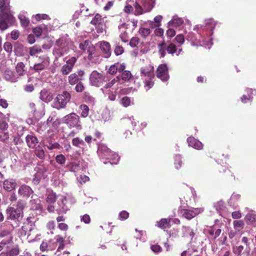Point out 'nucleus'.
Returning a JSON list of instances; mask_svg holds the SVG:
<instances>
[{
  "label": "nucleus",
  "instance_id": "nucleus-1",
  "mask_svg": "<svg viewBox=\"0 0 256 256\" xmlns=\"http://www.w3.org/2000/svg\"><path fill=\"white\" fill-rule=\"evenodd\" d=\"M70 98V94L67 91H64L62 94H58L56 97L54 107L58 110L64 108Z\"/></svg>",
  "mask_w": 256,
  "mask_h": 256
},
{
  "label": "nucleus",
  "instance_id": "nucleus-2",
  "mask_svg": "<svg viewBox=\"0 0 256 256\" xmlns=\"http://www.w3.org/2000/svg\"><path fill=\"white\" fill-rule=\"evenodd\" d=\"M106 80V75L96 70L93 71L90 76V84L97 87L101 86Z\"/></svg>",
  "mask_w": 256,
  "mask_h": 256
},
{
  "label": "nucleus",
  "instance_id": "nucleus-3",
  "mask_svg": "<svg viewBox=\"0 0 256 256\" xmlns=\"http://www.w3.org/2000/svg\"><path fill=\"white\" fill-rule=\"evenodd\" d=\"M14 22V17L11 13L0 14V30H4L8 27V24H12Z\"/></svg>",
  "mask_w": 256,
  "mask_h": 256
},
{
  "label": "nucleus",
  "instance_id": "nucleus-4",
  "mask_svg": "<svg viewBox=\"0 0 256 256\" xmlns=\"http://www.w3.org/2000/svg\"><path fill=\"white\" fill-rule=\"evenodd\" d=\"M204 208H194L192 210L182 209L179 210L182 216L190 220L204 212Z\"/></svg>",
  "mask_w": 256,
  "mask_h": 256
},
{
  "label": "nucleus",
  "instance_id": "nucleus-5",
  "mask_svg": "<svg viewBox=\"0 0 256 256\" xmlns=\"http://www.w3.org/2000/svg\"><path fill=\"white\" fill-rule=\"evenodd\" d=\"M156 76L162 81H167L169 78L168 68L166 64H160L156 71Z\"/></svg>",
  "mask_w": 256,
  "mask_h": 256
},
{
  "label": "nucleus",
  "instance_id": "nucleus-6",
  "mask_svg": "<svg viewBox=\"0 0 256 256\" xmlns=\"http://www.w3.org/2000/svg\"><path fill=\"white\" fill-rule=\"evenodd\" d=\"M64 122L70 127L74 128L79 126L80 117L75 113H71L64 116Z\"/></svg>",
  "mask_w": 256,
  "mask_h": 256
},
{
  "label": "nucleus",
  "instance_id": "nucleus-7",
  "mask_svg": "<svg viewBox=\"0 0 256 256\" xmlns=\"http://www.w3.org/2000/svg\"><path fill=\"white\" fill-rule=\"evenodd\" d=\"M66 40L62 38L58 39L55 44V47L54 50V53L57 56L60 57L63 55V50L65 48Z\"/></svg>",
  "mask_w": 256,
  "mask_h": 256
},
{
  "label": "nucleus",
  "instance_id": "nucleus-8",
  "mask_svg": "<svg viewBox=\"0 0 256 256\" xmlns=\"http://www.w3.org/2000/svg\"><path fill=\"white\" fill-rule=\"evenodd\" d=\"M140 72L142 76H147L149 78H154V68L150 64H146L144 66H142L140 69Z\"/></svg>",
  "mask_w": 256,
  "mask_h": 256
},
{
  "label": "nucleus",
  "instance_id": "nucleus-9",
  "mask_svg": "<svg viewBox=\"0 0 256 256\" xmlns=\"http://www.w3.org/2000/svg\"><path fill=\"white\" fill-rule=\"evenodd\" d=\"M100 48L104 58H108L112 54L111 47L109 42L106 41H102L100 43Z\"/></svg>",
  "mask_w": 256,
  "mask_h": 256
},
{
  "label": "nucleus",
  "instance_id": "nucleus-10",
  "mask_svg": "<svg viewBox=\"0 0 256 256\" xmlns=\"http://www.w3.org/2000/svg\"><path fill=\"white\" fill-rule=\"evenodd\" d=\"M18 193L22 198H28L33 194V190L30 186L22 184L20 187Z\"/></svg>",
  "mask_w": 256,
  "mask_h": 256
},
{
  "label": "nucleus",
  "instance_id": "nucleus-11",
  "mask_svg": "<svg viewBox=\"0 0 256 256\" xmlns=\"http://www.w3.org/2000/svg\"><path fill=\"white\" fill-rule=\"evenodd\" d=\"M67 198L65 196H62V198L58 201V204L59 208L56 210L57 213L58 214H66L67 211L69 210L66 206Z\"/></svg>",
  "mask_w": 256,
  "mask_h": 256
},
{
  "label": "nucleus",
  "instance_id": "nucleus-12",
  "mask_svg": "<svg viewBox=\"0 0 256 256\" xmlns=\"http://www.w3.org/2000/svg\"><path fill=\"white\" fill-rule=\"evenodd\" d=\"M6 212L8 215L7 218L12 220L18 218L21 214L20 210H16L12 207L7 208Z\"/></svg>",
  "mask_w": 256,
  "mask_h": 256
},
{
  "label": "nucleus",
  "instance_id": "nucleus-13",
  "mask_svg": "<svg viewBox=\"0 0 256 256\" xmlns=\"http://www.w3.org/2000/svg\"><path fill=\"white\" fill-rule=\"evenodd\" d=\"M29 106L31 112H32L34 114L42 113L44 110V104L40 102H36V104L30 102L29 104Z\"/></svg>",
  "mask_w": 256,
  "mask_h": 256
},
{
  "label": "nucleus",
  "instance_id": "nucleus-14",
  "mask_svg": "<svg viewBox=\"0 0 256 256\" xmlns=\"http://www.w3.org/2000/svg\"><path fill=\"white\" fill-rule=\"evenodd\" d=\"M6 238V240H4L1 242V244L3 245H6L10 244L12 239V237L10 235V232L8 230H2L0 232V238Z\"/></svg>",
  "mask_w": 256,
  "mask_h": 256
},
{
  "label": "nucleus",
  "instance_id": "nucleus-15",
  "mask_svg": "<svg viewBox=\"0 0 256 256\" xmlns=\"http://www.w3.org/2000/svg\"><path fill=\"white\" fill-rule=\"evenodd\" d=\"M188 146L196 150H202L203 148L202 144L193 136L188 137L187 138Z\"/></svg>",
  "mask_w": 256,
  "mask_h": 256
},
{
  "label": "nucleus",
  "instance_id": "nucleus-16",
  "mask_svg": "<svg viewBox=\"0 0 256 256\" xmlns=\"http://www.w3.org/2000/svg\"><path fill=\"white\" fill-rule=\"evenodd\" d=\"M28 146L30 148H34L38 143V138L34 134H28L26 138Z\"/></svg>",
  "mask_w": 256,
  "mask_h": 256
},
{
  "label": "nucleus",
  "instance_id": "nucleus-17",
  "mask_svg": "<svg viewBox=\"0 0 256 256\" xmlns=\"http://www.w3.org/2000/svg\"><path fill=\"white\" fill-rule=\"evenodd\" d=\"M16 186V182L14 179H6L3 182V188L8 192H11L14 190Z\"/></svg>",
  "mask_w": 256,
  "mask_h": 256
},
{
  "label": "nucleus",
  "instance_id": "nucleus-18",
  "mask_svg": "<svg viewBox=\"0 0 256 256\" xmlns=\"http://www.w3.org/2000/svg\"><path fill=\"white\" fill-rule=\"evenodd\" d=\"M4 78L7 81L14 82L17 81L18 78L16 76L14 71L7 69L4 72Z\"/></svg>",
  "mask_w": 256,
  "mask_h": 256
},
{
  "label": "nucleus",
  "instance_id": "nucleus-19",
  "mask_svg": "<svg viewBox=\"0 0 256 256\" xmlns=\"http://www.w3.org/2000/svg\"><path fill=\"white\" fill-rule=\"evenodd\" d=\"M10 0H0V14H8L10 12Z\"/></svg>",
  "mask_w": 256,
  "mask_h": 256
},
{
  "label": "nucleus",
  "instance_id": "nucleus-20",
  "mask_svg": "<svg viewBox=\"0 0 256 256\" xmlns=\"http://www.w3.org/2000/svg\"><path fill=\"white\" fill-rule=\"evenodd\" d=\"M34 154L40 160H44L46 155L44 150V146L42 145L38 144L37 146L34 148Z\"/></svg>",
  "mask_w": 256,
  "mask_h": 256
},
{
  "label": "nucleus",
  "instance_id": "nucleus-21",
  "mask_svg": "<svg viewBox=\"0 0 256 256\" xmlns=\"http://www.w3.org/2000/svg\"><path fill=\"white\" fill-rule=\"evenodd\" d=\"M94 48L93 44L89 40H85L79 44V48L83 52H88V50L93 49Z\"/></svg>",
  "mask_w": 256,
  "mask_h": 256
},
{
  "label": "nucleus",
  "instance_id": "nucleus-22",
  "mask_svg": "<svg viewBox=\"0 0 256 256\" xmlns=\"http://www.w3.org/2000/svg\"><path fill=\"white\" fill-rule=\"evenodd\" d=\"M40 98L46 102H48L52 100L53 97L50 92L44 90L40 92Z\"/></svg>",
  "mask_w": 256,
  "mask_h": 256
},
{
  "label": "nucleus",
  "instance_id": "nucleus-23",
  "mask_svg": "<svg viewBox=\"0 0 256 256\" xmlns=\"http://www.w3.org/2000/svg\"><path fill=\"white\" fill-rule=\"evenodd\" d=\"M66 168L70 172H78L80 170V162H70L68 163Z\"/></svg>",
  "mask_w": 256,
  "mask_h": 256
},
{
  "label": "nucleus",
  "instance_id": "nucleus-24",
  "mask_svg": "<svg viewBox=\"0 0 256 256\" xmlns=\"http://www.w3.org/2000/svg\"><path fill=\"white\" fill-rule=\"evenodd\" d=\"M142 4L145 12H150L154 6V0H142Z\"/></svg>",
  "mask_w": 256,
  "mask_h": 256
},
{
  "label": "nucleus",
  "instance_id": "nucleus-25",
  "mask_svg": "<svg viewBox=\"0 0 256 256\" xmlns=\"http://www.w3.org/2000/svg\"><path fill=\"white\" fill-rule=\"evenodd\" d=\"M158 48L160 58H164L166 55V50H167V44L163 41L158 44Z\"/></svg>",
  "mask_w": 256,
  "mask_h": 256
},
{
  "label": "nucleus",
  "instance_id": "nucleus-26",
  "mask_svg": "<svg viewBox=\"0 0 256 256\" xmlns=\"http://www.w3.org/2000/svg\"><path fill=\"white\" fill-rule=\"evenodd\" d=\"M170 218H162L159 222H157L156 226L164 230L166 228H168L170 226Z\"/></svg>",
  "mask_w": 256,
  "mask_h": 256
},
{
  "label": "nucleus",
  "instance_id": "nucleus-27",
  "mask_svg": "<svg viewBox=\"0 0 256 256\" xmlns=\"http://www.w3.org/2000/svg\"><path fill=\"white\" fill-rule=\"evenodd\" d=\"M219 171L220 172H225L226 176L225 178L228 180H234V176L233 175L232 172L226 166H220L219 168Z\"/></svg>",
  "mask_w": 256,
  "mask_h": 256
},
{
  "label": "nucleus",
  "instance_id": "nucleus-28",
  "mask_svg": "<svg viewBox=\"0 0 256 256\" xmlns=\"http://www.w3.org/2000/svg\"><path fill=\"white\" fill-rule=\"evenodd\" d=\"M234 228L238 232H240L244 228V223L242 220H235L233 222Z\"/></svg>",
  "mask_w": 256,
  "mask_h": 256
},
{
  "label": "nucleus",
  "instance_id": "nucleus-29",
  "mask_svg": "<svg viewBox=\"0 0 256 256\" xmlns=\"http://www.w3.org/2000/svg\"><path fill=\"white\" fill-rule=\"evenodd\" d=\"M134 6V15L135 16H140L144 13H145L144 9V8L143 6H141L138 3L136 2Z\"/></svg>",
  "mask_w": 256,
  "mask_h": 256
},
{
  "label": "nucleus",
  "instance_id": "nucleus-30",
  "mask_svg": "<svg viewBox=\"0 0 256 256\" xmlns=\"http://www.w3.org/2000/svg\"><path fill=\"white\" fill-rule=\"evenodd\" d=\"M121 78L124 82H130L133 78V76L129 70L124 71L121 74Z\"/></svg>",
  "mask_w": 256,
  "mask_h": 256
},
{
  "label": "nucleus",
  "instance_id": "nucleus-31",
  "mask_svg": "<svg viewBox=\"0 0 256 256\" xmlns=\"http://www.w3.org/2000/svg\"><path fill=\"white\" fill-rule=\"evenodd\" d=\"M79 80L78 75L76 73L70 74L68 76V82L71 85H74L78 84Z\"/></svg>",
  "mask_w": 256,
  "mask_h": 256
},
{
  "label": "nucleus",
  "instance_id": "nucleus-32",
  "mask_svg": "<svg viewBox=\"0 0 256 256\" xmlns=\"http://www.w3.org/2000/svg\"><path fill=\"white\" fill-rule=\"evenodd\" d=\"M245 220L248 224H251L256 221V214L248 213L245 216Z\"/></svg>",
  "mask_w": 256,
  "mask_h": 256
},
{
  "label": "nucleus",
  "instance_id": "nucleus-33",
  "mask_svg": "<svg viewBox=\"0 0 256 256\" xmlns=\"http://www.w3.org/2000/svg\"><path fill=\"white\" fill-rule=\"evenodd\" d=\"M42 52V48L40 46L34 45L30 48L29 54L34 56L36 54Z\"/></svg>",
  "mask_w": 256,
  "mask_h": 256
},
{
  "label": "nucleus",
  "instance_id": "nucleus-34",
  "mask_svg": "<svg viewBox=\"0 0 256 256\" xmlns=\"http://www.w3.org/2000/svg\"><path fill=\"white\" fill-rule=\"evenodd\" d=\"M138 32L142 38H146L151 33V30L149 28L141 27L139 29Z\"/></svg>",
  "mask_w": 256,
  "mask_h": 256
},
{
  "label": "nucleus",
  "instance_id": "nucleus-35",
  "mask_svg": "<svg viewBox=\"0 0 256 256\" xmlns=\"http://www.w3.org/2000/svg\"><path fill=\"white\" fill-rule=\"evenodd\" d=\"M25 66L22 62H18L16 66V72L19 76H22L25 72Z\"/></svg>",
  "mask_w": 256,
  "mask_h": 256
},
{
  "label": "nucleus",
  "instance_id": "nucleus-36",
  "mask_svg": "<svg viewBox=\"0 0 256 256\" xmlns=\"http://www.w3.org/2000/svg\"><path fill=\"white\" fill-rule=\"evenodd\" d=\"M60 122L58 119L54 117H49L47 120V124L56 128L60 124Z\"/></svg>",
  "mask_w": 256,
  "mask_h": 256
},
{
  "label": "nucleus",
  "instance_id": "nucleus-37",
  "mask_svg": "<svg viewBox=\"0 0 256 256\" xmlns=\"http://www.w3.org/2000/svg\"><path fill=\"white\" fill-rule=\"evenodd\" d=\"M102 16L98 14H96L92 19L90 24L94 26H97L102 24Z\"/></svg>",
  "mask_w": 256,
  "mask_h": 256
},
{
  "label": "nucleus",
  "instance_id": "nucleus-38",
  "mask_svg": "<svg viewBox=\"0 0 256 256\" xmlns=\"http://www.w3.org/2000/svg\"><path fill=\"white\" fill-rule=\"evenodd\" d=\"M80 108L82 110L81 116L82 118H86L88 116L89 113V108L86 104H81L80 106Z\"/></svg>",
  "mask_w": 256,
  "mask_h": 256
},
{
  "label": "nucleus",
  "instance_id": "nucleus-39",
  "mask_svg": "<svg viewBox=\"0 0 256 256\" xmlns=\"http://www.w3.org/2000/svg\"><path fill=\"white\" fill-rule=\"evenodd\" d=\"M19 253V248H12L8 252L6 253L2 252L1 254L4 256H17Z\"/></svg>",
  "mask_w": 256,
  "mask_h": 256
},
{
  "label": "nucleus",
  "instance_id": "nucleus-40",
  "mask_svg": "<svg viewBox=\"0 0 256 256\" xmlns=\"http://www.w3.org/2000/svg\"><path fill=\"white\" fill-rule=\"evenodd\" d=\"M18 18L20 19L22 26L24 28L28 26L30 24V20L28 18H26L24 15H20L18 16Z\"/></svg>",
  "mask_w": 256,
  "mask_h": 256
},
{
  "label": "nucleus",
  "instance_id": "nucleus-41",
  "mask_svg": "<svg viewBox=\"0 0 256 256\" xmlns=\"http://www.w3.org/2000/svg\"><path fill=\"white\" fill-rule=\"evenodd\" d=\"M72 144L76 147H80V146H84L85 145L84 141L80 138L76 137L74 138L72 140Z\"/></svg>",
  "mask_w": 256,
  "mask_h": 256
},
{
  "label": "nucleus",
  "instance_id": "nucleus-42",
  "mask_svg": "<svg viewBox=\"0 0 256 256\" xmlns=\"http://www.w3.org/2000/svg\"><path fill=\"white\" fill-rule=\"evenodd\" d=\"M56 200V195L54 192H51L46 197V202L49 204H54Z\"/></svg>",
  "mask_w": 256,
  "mask_h": 256
},
{
  "label": "nucleus",
  "instance_id": "nucleus-43",
  "mask_svg": "<svg viewBox=\"0 0 256 256\" xmlns=\"http://www.w3.org/2000/svg\"><path fill=\"white\" fill-rule=\"evenodd\" d=\"M150 248L152 251L156 254H158L162 251V247L158 244H151Z\"/></svg>",
  "mask_w": 256,
  "mask_h": 256
},
{
  "label": "nucleus",
  "instance_id": "nucleus-44",
  "mask_svg": "<svg viewBox=\"0 0 256 256\" xmlns=\"http://www.w3.org/2000/svg\"><path fill=\"white\" fill-rule=\"evenodd\" d=\"M177 50V47L173 43L167 44V52L169 54H174Z\"/></svg>",
  "mask_w": 256,
  "mask_h": 256
},
{
  "label": "nucleus",
  "instance_id": "nucleus-45",
  "mask_svg": "<svg viewBox=\"0 0 256 256\" xmlns=\"http://www.w3.org/2000/svg\"><path fill=\"white\" fill-rule=\"evenodd\" d=\"M46 227L48 230L50 231L51 234H54V230L56 229V224L54 220L49 221L46 225Z\"/></svg>",
  "mask_w": 256,
  "mask_h": 256
},
{
  "label": "nucleus",
  "instance_id": "nucleus-46",
  "mask_svg": "<svg viewBox=\"0 0 256 256\" xmlns=\"http://www.w3.org/2000/svg\"><path fill=\"white\" fill-rule=\"evenodd\" d=\"M153 79L154 78H149V80H145L144 83V88L146 90H149L154 86V82Z\"/></svg>",
  "mask_w": 256,
  "mask_h": 256
},
{
  "label": "nucleus",
  "instance_id": "nucleus-47",
  "mask_svg": "<svg viewBox=\"0 0 256 256\" xmlns=\"http://www.w3.org/2000/svg\"><path fill=\"white\" fill-rule=\"evenodd\" d=\"M56 162L61 165H64L66 163V158L64 155L62 154H60L57 155L56 156Z\"/></svg>",
  "mask_w": 256,
  "mask_h": 256
},
{
  "label": "nucleus",
  "instance_id": "nucleus-48",
  "mask_svg": "<svg viewBox=\"0 0 256 256\" xmlns=\"http://www.w3.org/2000/svg\"><path fill=\"white\" fill-rule=\"evenodd\" d=\"M72 70L68 66L65 64L62 66L60 72L63 75H67L72 72Z\"/></svg>",
  "mask_w": 256,
  "mask_h": 256
},
{
  "label": "nucleus",
  "instance_id": "nucleus-49",
  "mask_svg": "<svg viewBox=\"0 0 256 256\" xmlns=\"http://www.w3.org/2000/svg\"><path fill=\"white\" fill-rule=\"evenodd\" d=\"M131 103V100L130 98L126 96L123 97L121 100V104L124 107H128L130 106Z\"/></svg>",
  "mask_w": 256,
  "mask_h": 256
},
{
  "label": "nucleus",
  "instance_id": "nucleus-50",
  "mask_svg": "<svg viewBox=\"0 0 256 256\" xmlns=\"http://www.w3.org/2000/svg\"><path fill=\"white\" fill-rule=\"evenodd\" d=\"M244 247L242 246H236L233 248V252L234 254L238 256H242V252L244 250Z\"/></svg>",
  "mask_w": 256,
  "mask_h": 256
},
{
  "label": "nucleus",
  "instance_id": "nucleus-51",
  "mask_svg": "<svg viewBox=\"0 0 256 256\" xmlns=\"http://www.w3.org/2000/svg\"><path fill=\"white\" fill-rule=\"evenodd\" d=\"M118 63L112 65L108 70V72L112 75L115 74L118 71Z\"/></svg>",
  "mask_w": 256,
  "mask_h": 256
},
{
  "label": "nucleus",
  "instance_id": "nucleus-52",
  "mask_svg": "<svg viewBox=\"0 0 256 256\" xmlns=\"http://www.w3.org/2000/svg\"><path fill=\"white\" fill-rule=\"evenodd\" d=\"M9 138L8 132H0V141L6 142Z\"/></svg>",
  "mask_w": 256,
  "mask_h": 256
},
{
  "label": "nucleus",
  "instance_id": "nucleus-53",
  "mask_svg": "<svg viewBox=\"0 0 256 256\" xmlns=\"http://www.w3.org/2000/svg\"><path fill=\"white\" fill-rule=\"evenodd\" d=\"M76 60L77 59L75 57H72L66 60V64L72 69Z\"/></svg>",
  "mask_w": 256,
  "mask_h": 256
},
{
  "label": "nucleus",
  "instance_id": "nucleus-54",
  "mask_svg": "<svg viewBox=\"0 0 256 256\" xmlns=\"http://www.w3.org/2000/svg\"><path fill=\"white\" fill-rule=\"evenodd\" d=\"M124 52V48L120 45H117L114 50V52L116 56H120Z\"/></svg>",
  "mask_w": 256,
  "mask_h": 256
},
{
  "label": "nucleus",
  "instance_id": "nucleus-55",
  "mask_svg": "<svg viewBox=\"0 0 256 256\" xmlns=\"http://www.w3.org/2000/svg\"><path fill=\"white\" fill-rule=\"evenodd\" d=\"M120 80V76H117L116 78L112 80L110 82L107 83L104 88H111L116 82Z\"/></svg>",
  "mask_w": 256,
  "mask_h": 256
},
{
  "label": "nucleus",
  "instance_id": "nucleus-56",
  "mask_svg": "<svg viewBox=\"0 0 256 256\" xmlns=\"http://www.w3.org/2000/svg\"><path fill=\"white\" fill-rule=\"evenodd\" d=\"M140 42V39L138 37H133L131 38L130 42V45L132 47H136L138 44Z\"/></svg>",
  "mask_w": 256,
  "mask_h": 256
},
{
  "label": "nucleus",
  "instance_id": "nucleus-57",
  "mask_svg": "<svg viewBox=\"0 0 256 256\" xmlns=\"http://www.w3.org/2000/svg\"><path fill=\"white\" fill-rule=\"evenodd\" d=\"M182 164V160L180 156H176L175 159L174 166L176 169L180 168Z\"/></svg>",
  "mask_w": 256,
  "mask_h": 256
},
{
  "label": "nucleus",
  "instance_id": "nucleus-58",
  "mask_svg": "<svg viewBox=\"0 0 256 256\" xmlns=\"http://www.w3.org/2000/svg\"><path fill=\"white\" fill-rule=\"evenodd\" d=\"M45 68V65L43 62L34 65V70L36 71H40L44 70Z\"/></svg>",
  "mask_w": 256,
  "mask_h": 256
},
{
  "label": "nucleus",
  "instance_id": "nucleus-59",
  "mask_svg": "<svg viewBox=\"0 0 256 256\" xmlns=\"http://www.w3.org/2000/svg\"><path fill=\"white\" fill-rule=\"evenodd\" d=\"M128 212L125 210H123L119 214V218L122 220H124L127 219L128 218Z\"/></svg>",
  "mask_w": 256,
  "mask_h": 256
},
{
  "label": "nucleus",
  "instance_id": "nucleus-60",
  "mask_svg": "<svg viewBox=\"0 0 256 256\" xmlns=\"http://www.w3.org/2000/svg\"><path fill=\"white\" fill-rule=\"evenodd\" d=\"M216 23L214 20L210 19L208 20L206 23V26L208 28H210L211 30H212L215 27Z\"/></svg>",
  "mask_w": 256,
  "mask_h": 256
},
{
  "label": "nucleus",
  "instance_id": "nucleus-61",
  "mask_svg": "<svg viewBox=\"0 0 256 256\" xmlns=\"http://www.w3.org/2000/svg\"><path fill=\"white\" fill-rule=\"evenodd\" d=\"M32 32L37 37H40L42 34V28L40 26H37L33 28Z\"/></svg>",
  "mask_w": 256,
  "mask_h": 256
},
{
  "label": "nucleus",
  "instance_id": "nucleus-62",
  "mask_svg": "<svg viewBox=\"0 0 256 256\" xmlns=\"http://www.w3.org/2000/svg\"><path fill=\"white\" fill-rule=\"evenodd\" d=\"M58 227L60 230L62 231L66 232L68 230V226L66 223H58Z\"/></svg>",
  "mask_w": 256,
  "mask_h": 256
},
{
  "label": "nucleus",
  "instance_id": "nucleus-63",
  "mask_svg": "<svg viewBox=\"0 0 256 256\" xmlns=\"http://www.w3.org/2000/svg\"><path fill=\"white\" fill-rule=\"evenodd\" d=\"M80 220L86 224H88L90 222V218L89 215L85 214L81 216Z\"/></svg>",
  "mask_w": 256,
  "mask_h": 256
},
{
  "label": "nucleus",
  "instance_id": "nucleus-64",
  "mask_svg": "<svg viewBox=\"0 0 256 256\" xmlns=\"http://www.w3.org/2000/svg\"><path fill=\"white\" fill-rule=\"evenodd\" d=\"M75 90L78 92H81L84 90V86L82 82L77 84L75 87Z\"/></svg>",
  "mask_w": 256,
  "mask_h": 256
}]
</instances>
